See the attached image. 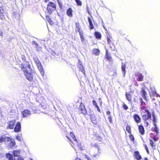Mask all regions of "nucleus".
<instances>
[{
  "label": "nucleus",
  "mask_w": 160,
  "mask_h": 160,
  "mask_svg": "<svg viewBox=\"0 0 160 160\" xmlns=\"http://www.w3.org/2000/svg\"><path fill=\"white\" fill-rule=\"evenodd\" d=\"M56 8V5L55 3L51 2H48L47 7V10L50 14L52 13V11L55 10Z\"/></svg>",
  "instance_id": "1"
},
{
  "label": "nucleus",
  "mask_w": 160,
  "mask_h": 160,
  "mask_svg": "<svg viewBox=\"0 0 160 160\" xmlns=\"http://www.w3.org/2000/svg\"><path fill=\"white\" fill-rule=\"evenodd\" d=\"M24 74L26 78L29 81H32L33 78V73L34 72L31 70L27 71L24 70Z\"/></svg>",
  "instance_id": "2"
},
{
  "label": "nucleus",
  "mask_w": 160,
  "mask_h": 160,
  "mask_svg": "<svg viewBox=\"0 0 160 160\" xmlns=\"http://www.w3.org/2000/svg\"><path fill=\"white\" fill-rule=\"evenodd\" d=\"M20 68L24 72V70L27 71L30 70L31 69V66L29 62H26L25 63H23L21 64L20 66Z\"/></svg>",
  "instance_id": "3"
},
{
  "label": "nucleus",
  "mask_w": 160,
  "mask_h": 160,
  "mask_svg": "<svg viewBox=\"0 0 160 160\" xmlns=\"http://www.w3.org/2000/svg\"><path fill=\"white\" fill-rule=\"evenodd\" d=\"M146 113L144 114L142 116V119L144 121H147L151 118V115L150 112L148 110L145 111Z\"/></svg>",
  "instance_id": "4"
},
{
  "label": "nucleus",
  "mask_w": 160,
  "mask_h": 160,
  "mask_svg": "<svg viewBox=\"0 0 160 160\" xmlns=\"http://www.w3.org/2000/svg\"><path fill=\"white\" fill-rule=\"evenodd\" d=\"M80 108L82 113L84 115H86L87 113V111L83 104L82 103L80 104Z\"/></svg>",
  "instance_id": "5"
},
{
  "label": "nucleus",
  "mask_w": 160,
  "mask_h": 160,
  "mask_svg": "<svg viewBox=\"0 0 160 160\" xmlns=\"http://www.w3.org/2000/svg\"><path fill=\"white\" fill-rule=\"evenodd\" d=\"M22 114L23 117H28L31 115V113L30 111L27 110H25L22 112Z\"/></svg>",
  "instance_id": "6"
},
{
  "label": "nucleus",
  "mask_w": 160,
  "mask_h": 160,
  "mask_svg": "<svg viewBox=\"0 0 160 160\" xmlns=\"http://www.w3.org/2000/svg\"><path fill=\"white\" fill-rule=\"evenodd\" d=\"M133 118L135 121L137 123L140 122L141 118L138 114H135L133 116Z\"/></svg>",
  "instance_id": "7"
},
{
  "label": "nucleus",
  "mask_w": 160,
  "mask_h": 160,
  "mask_svg": "<svg viewBox=\"0 0 160 160\" xmlns=\"http://www.w3.org/2000/svg\"><path fill=\"white\" fill-rule=\"evenodd\" d=\"M15 141L13 139H11L10 141L6 145H7L9 148H12L15 146Z\"/></svg>",
  "instance_id": "8"
},
{
  "label": "nucleus",
  "mask_w": 160,
  "mask_h": 160,
  "mask_svg": "<svg viewBox=\"0 0 160 160\" xmlns=\"http://www.w3.org/2000/svg\"><path fill=\"white\" fill-rule=\"evenodd\" d=\"M15 120L9 122L8 123V127H9L10 129H13L14 127L15 124Z\"/></svg>",
  "instance_id": "9"
},
{
  "label": "nucleus",
  "mask_w": 160,
  "mask_h": 160,
  "mask_svg": "<svg viewBox=\"0 0 160 160\" xmlns=\"http://www.w3.org/2000/svg\"><path fill=\"white\" fill-rule=\"evenodd\" d=\"M132 92H130L129 93H126V96L127 99L129 101H131L132 99Z\"/></svg>",
  "instance_id": "10"
},
{
  "label": "nucleus",
  "mask_w": 160,
  "mask_h": 160,
  "mask_svg": "<svg viewBox=\"0 0 160 160\" xmlns=\"http://www.w3.org/2000/svg\"><path fill=\"white\" fill-rule=\"evenodd\" d=\"M21 124L19 122H18L14 128V130L15 132H19L21 129Z\"/></svg>",
  "instance_id": "11"
},
{
  "label": "nucleus",
  "mask_w": 160,
  "mask_h": 160,
  "mask_svg": "<svg viewBox=\"0 0 160 160\" xmlns=\"http://www.w3.org/2000/svg\"><path fill=\"white\" fill-rule=\"evenodd\" d=\"M12 16L13 18L16 19L17 20H19L20 17L19 14L18 12H14L12 13Z\"/></svg>",
  "instance_id": "12"
},
{
  "label": "nucleus",
  "mask_w": 160,
  "mask_h": 160,
  "mask_svg": "<svg viewBox=\"0 0 160 160\" xmlns=\"http://www.w3.org/2000/svg\"><path fill=\"white\" fill-rule=\"evenodd\" d=\"M134 155L135 158L137 160H140L142 159L141 156L140 155L138 152L135 151L134 152Z\"/></svg>",
  "instance_id": "13"
},
{
  "label": "nucleus",
  "mask_w": 160,
  "mask_h": 160,
  "mask_svg": "<svg viewBox=\"0 0 160 160\" xmlns=\"http://www.w3.org/2000/svg\"><path fill=\"white\" fill-rule=\"evenodd\" d=\"M78 67L79 68L80 70L84 74H85V70L84 69L83 66L82 64L80 62L78 64Z\"/></svg>",
  "instance_id": "14"
},
{
  "label": "nucleus",
  "mask_w": 160,
  "mask_h": 160,
  "mask_svg": "<svg viewBox=\"0 0 160 160\" xmlns=\"http://www.w3.org/2000/svg\"><path fill=\"white\" fill-rule=\"evenodd\" d=\"M72 10L71 8H69L67 10V15L69 17H71L72 16Z\"/></svg>",
  "instance_id": "15"
},
{
  "label": "nucleus",
  "mask_w": 160,
  "mask_h": 160,
  "mask_svg": "<svg viewBox=\"0 0 160 160\" xmlns=\"http://www.w3.org/2000/svg\"><path fill=\"white\" fill-rule=\"evenodd\" d=\"M88 21L89 24L90 28L91 29H93L94 28V26L92 22L91 18L89 17H88Z\"/></svg>",
  "instance_id": "16"
},
{
  "label": "nucleus",
  "mask_w": 160,
  "mask_h": 160,
  "mask_svg": "<svg viewBox=\"0 0 160 160\" xmlns=\"http://www.w3.org/2000/svg\"><path fill=\"white\" fill-rule=\"evenodd\" d=\"M138 128L140 133L142 135L144 134V130L143 126L141 125L139 126Z\"/></svg>",
  "instance_id": "17"
},
{
  "label": "nucleus",
  "mask_w": 160,
  "mask_h": 160,
  "mask_svg": "<svg viewBox=\"0 0 160 160\" xmlns=\"http://www.w3.org/2000/svg\"><path fill=\"white\" fill-rule=\"evenodd\" d=\"M32 44L33 45H35L37 51H39L40 50L41 47L38 46V44L35 41H33L32 42Z\"/></svg>",
  "instance_id": "18"
},
{
  "label": "nucleus",
  "mask_w": 160,
  "mask_h": 160,
  "mask_svg": "<svg viewBox=\"0 0 160 160\" xmlns=\"http://www.w3.org/2000/svg\"><path fill=\"white\" fill-rule=\"evenodd\" d=\"M126 66L125 64L122 63V70L123 76H125L126 73L125 71Z\"/></svg>",
  "instance_id": "19"
},
{
  "label": "nucleus",
  "mask_w": 160,
  "mask_h": 160,
  "mask_svg": "<svg viewBox=\"0 0 160 160\" xmlns=\"http://www.w3.org/2000/svg\"><path fill=\"white\" fill-rule=\"evenodd\" d=\"M3 142H4L7 145V144L12 139L8 137L3 136Z\"/></svg>",
  "instance_id": "20"
},
{
  "label": "nucleus",
  "mask_w": 160,
  "mask_h": 160,
  "mask_svg": "<svg viewBox=\"0 0 160 160\" xmlns=\"http://www.w3.org/2000/svg\"><path fill=\"white\" fill-rule=\"evenodd\" d=\"M90 118L92 122L94 124H96V121L94 116L92 115H90Z\"/></svg>",
  "instance_id": "21"
},
{
  "label": "nucleus",
  "mask_w": 160,
  "mask_h": 160,
  "mask_svg": "<svg viewBox=\"0 0 160 160\" xmlns=\"http://www.w3.org/2000/svg\"><path fill=\"white\" fill-rule=\"evenodd\" d=\"M92 53L95 55H98L100 53L99 50L98 49H94L92 50Z\"/></svg>",
  "instance_id": "22"
},
{
  "label": "nucleus",
  "mask_w": 160,
  "mask_h": 160,
  "mask_svg": "<svg viewBox=\"0 0 160 160\" xmlns=\"http://www.w3.org/2000/svg\"><path fill=\"white\" fill-rule=\"evenodd\" d=\"M6 156L9 160H15V159L13 158L12 156L10 153H8L6 154Z\"/></svg>",
  "instance_id": "23"
},
{
  "label": "nucleus",
  "mask_w": 160,
  "mask_h": 160,
  "mask_svg": "<svg viewBox=\"0 0 160 160\" xmlns=\"http://www.w3.org/2000/svg\"><path fill=\"white\" fill-rule=\"evenodd\" d=\"M92 102L93 104L95 106V107L97 108V110L100 112V110L99 109V107L98 106V105L97 104V102L95 100H93L92 101Z\"/></svg>",
  "instance_id": "24"
},
{
  "label": "nucleus",
  "mask_w": 160,
  "mask_h": 160,
  "mask_svg": "<svg viewBox=\"0 0 160 160\" xmlns=\"http://www.w3.org/2000/svg\"><path fill=\"white\" fill-rule=\"evenodd\" d=\"M12 154L14 157H18L20 155V152L17 150H15L13 152Z\"/></svg>",
  "instance_id": "25"
},
{
  "label": "nucleus",
  "mask_w": 160,
  "mask_h": 160,
  "mask_svg": "<svg viewBox=\"0 0 160 160\" xmlns=\"http://www.w3.org/2000/svg\"><path fill=\"white\" fill-rule=\"evenodd\" d=\"M33 59L34 62L38 66L40 65L41 63L40 62L37 57H34Z\"/></svg>",
  "instance_id": "26"
},
{
  "label": "nucleus",
  "mask_w": 160,
  "mask_h": 160,
  "mask_svg": "<svg viewBox=\"0 0 160 160\" xmlns=\"http://www.w3.org/2000/svg\"><path fill=\"white\" fill-rule=\"evenodd\" d=\"M94 35L97 38H100L101 37V33L98 32H95Z\"/></svg>",
  "instance_id": "27"
},
{
  "label": "nucleus",
  "mask_w": 160,
  "mask_h": 160,
  "mask_svg": "<svg viewBox=\"0 0 160 160\" xmlns=\"http://www.w3.org/2000/svg\"><path fill=\"white\" fill-rule=\"evenodd\" d=\"M141 92L142 93V97L143 98H146V97L147 95V92L145 91L143 88L142 89L141 91Z\"/></svg>",
  "instance_id": "28"
},
{
  "label": "nucleus",
  "mask_w": 160,
  "mask_h": 160,
  "mask_svg": "<svg viewBox=\"0 0 160 160\" xmlns=\"http://www.w3.org/2000/svg\"><path fill=\"white\" fill-rule=\"evenodd\" d=\"M143 76L141 74H139L138 76V80L139 81H141L143 80Z\"/></svg>",
  "instance_id": "29"
},
{
  "label": "nucleus",
  "mask_w": 160,
  "mask_h": 160,
  "mask_svg": "<svg viewBox=\"0 0 160 160\" xmlns=\"http://www.w3.org/2000/svg\"><path fill=\"white\" fill-rule=\"evenodd\" d=\"M70 135L73 140H74L75 141H76V140H77L76 138L74 135V134L73 133L71 132L70 134Z\"/></svg>",
  "instance_id": "30"
},
{
  "label": "nucleus",
  "mask_w": 160,
  "mask_h": 160,
  "mask_svg": "<svg viewBox=\"0 0 160 160\" xmlns=\"http://www.w3.org/2000/svg\"><path fill=\"white\" fill-rule=\"evenodd\" d=\"M126 130L129 133H130L131 132V127L129 126H127L126 127Z\"/></svg>",
  "instance_id": "31"
},
{
  "label": "nucleus",
  "mask_w": 160,
  "mask_h": 160,
  "mask_svg": "<svg viewBox=\"0 0 160 160\" xmlns=\"http://www.w3.org/2000/svg\"><path fill=\"white\" fill-rule=\"evenodd\" d=\"M154 125L155 126L154 130L156 133H158V128L157 127L156 124L155 123H154Z\"/></svg>",
  "instance_id": "32"
},
{
  "label": "nucleus",
  "mask_w": 160,
  "mask_h": 160,
  "mask_svg": "<svg viewBox=\"0 0 160 160\" xmlns=\"http://www.w3.org/2000/svg\"><path fill=\"white\" fill-rule=\"evenodd\" d=\"M75 1L78 5L79 6L82 5V3L80 0H75Z\"/></svg>",
  "instance_id": "33"
},
{
  "label": "nucleus",
  "mask_w": 160,
  "mask_h": 160,
  "mask_svg": "<svg viewBox=\"0 0 160 160\" xmlns=\"http://www.w3.org/2000/svg\"><path fill=\"white\" fill-rule=\"evenodd\" d=\"M152 116L153 117L152 121L153 122L154 124L156 122V119L155 117L154 114H152Z\"/></svg>",
  "instance_id": "34"
},
{
  "label": "nucleus",
  "mask_w": 160,
  "mask_h": 160,
  "mask_svg": "<svg viewBox=\"0 0 160 160\" xmlns=\"http://www.w3.org/2000/svg\"><path fill=\"white\" fill-rule=\"evenodd\" d=\"M46 20L49 22L51 21V19L49 17L48 15L46 16Z\"/></svg>",
  "instance_id": "35"
},
{
  "label": "nucleus",
  "mask_w": 160,
  "mask_h": 160,
  "mask_svg": "<svg viewBox=\"0 0 160 160\" xmlns=\"http://www.w3.org/2000/svg\"><path fill=\"white\" fill-rule=\"evenodd\" d=\"M150 144L152 146V147L153 148L155 147V145L153 144V142L152 140H150Z\"/></svg>",
  "instance_id": "36"
},
{
  "label": "nucleus",
  "mask_w": 160,
  "mask_h": 160,
  "mask_svg": "<svg viewBox=\"0 0 160 160\" xmlns=\"http://www.w3.org/2000/svg\"><path fill=\"white\" fill-rule=\"evenodd\" d=\"M122 107L125 110H127L128 109V107L125 104H124L122 105Z\"/></svg>",
  "instance_id": "37"
},
{
  "label": "nucleus",
  "mask_w": 160,
  "mask_h": 160,
  "mask_svg": "<svg viewBox=\"0 0 160 160\" xmlns=\"http://www.w3.org/2000/svg\"><path fill=\"white\" fill-rule=\"evenodd\" d=\"M81 41L83 42L84 43V42L85 41V39H84V38L83 36H82L80 37Z\"/></svg>",
  "instance_id": "38"
},
{
  "label": "nucleus",
  "mask_w": 160,
  "mask_h": 160,
  "mask_svg": "<svg viewBox=\"0 0 160 160\" xmlns=\"http://www.w3.org/2000/svg\"><path fill=\"white\" fill-rule=\"evenodd\" d=\"M108 118V120H109V122L110 123H112V117H111V115L109 116Z\"/></svg>",
  "instance_id": "39"
},
{
  "label": "nucleus",
  "mask_w": 160,
  "mask_h": 160,
  "mask_svg": "<svg viewBox=\"0 0 160 160\" xmlns=\"http://www.w3.org/2000/svg\"><path fill=\"white\" fill-rule=\"evenodd\" d=\"M144 146L145 147V149L146 150L147 153L148 154H149V150H148V147H147V146L146 145H144Z\"/></svg>",
  "instance_id": "40"
},
{
  "label": "nucleus",
  "mask_w": 160,
  "mask_h": 160,
  "mask_svg": "<svg viewBox=\"0 0 160 160\" xmlns=\"http://www.w3.org/2000/svg\"><path fill=\"white\" fill-rule=\"evenodd\" d=\"M3 142V136L0 137V143Z\"/></svg>",
  "instance_id": "41"
},
{
  "label": "nucleus",
  "mask_w": 160,
  "mask_h": 160,
  "mask_svg": "<svg viewBox=\"0 0 160 160\" xmlns=\"http://www.w3.org/2000/svg\"><path fill=\"white\" fill-rule=\"evenodd\" d=\"M129 138H130V139H131V140L132 141H134V138L133 136L132 135H131L129 136Z\"/></svg>",
  "instance_id": "42"
},
{
  "label": "nucleus",
  "mask_w": 160,
  "mask_h": 160,
  "mask_svg": "<svg viewBox=\"0 0 160 160\" xmlns=\"http://www.w3.org/2000/svg\"><path fill=\"white\" fill-rule=\"evenodd\" d=\"M144 123L145 124H146L147 127L149 125L148 122H147L146 121H144Z\"/></svg>",
  "instance_id": "43"
},
{
  "label": "nucleus",
  "mask_w": 160,
  "mask_h": 160,
  "mask_svg": "<svg viewBox=\"0 0 160 160\" xmlns=\"http://www.w3.org/2000/svg\"><path fill=\"white\" fill-rule=\"evenodd\" d=\"M79 34L80 37L83 36V32H79Z\"/></svg>",
  "instance_id": "44"
},
{
  "label": "nucleus",
  "mask_w": 160,
  "mask_h": 160,
  "mask_svg": "<svg viewBox=\"0 0 160 160\" xmlns=\"http://www.w3.org/2000/svg\"><path fill=\"white\" fill-rule=\"evenodd\" d=\"M85 157L86 158L88 159V160H91L90 158L87 155L85 156Z\"/></svg>",
  "instance_id": "45"
},
{
  "label": "nucleus",
  "mask_w": 160,
  "mask_h": 160,
  "mask_svg": "<svg viewBox=\"0 0 160 160\" xmlns=\"http://www.w3.org/2000/svg\"><path fill=\"white\" fill-rule=\"evenodd\" d=\"M140 100L141 103L142 104H145V102L143 101V100L142 98H140Z\"/></svg>",
  "instance_id": "46"
},
{
  "label": "nucleus",
  "mask_w": 160,
  "mask_h": 160,
  "mask_svg": "<svg viewBox=\"0 0 160 160\" xmlns=\"http://www.w3.org/2000/svg\"><path fill=\"white\" fill-rule=\"evenodd\" d=\"M108 43V44H109L111 42V40L109 38H107Z\"/></svg>",
  "instance_id": "47"
},
{
  "label": "nucleus",
  "mask_w": 160,
  "mask_h": 160,
  "mask_svg": "<svg viewBox=\"0 0 160 160\" xmlns=\"http://www.w3.org/2000/svg\"><path fill=\"white\" fill-rule=\"evenodd\" d=\"M16 138L19 141H20L21 140V138L18 136H17V137H16Z\"/></svg>",
  "instance_id": "48"
},
{
  "label": "nucleus",
  "mask_w": 160,
  "mask_h": 160,
  "mask_svg": "<svg viewBox=\"0 0 160 160\" xmlns=\"http://www.w3.org/2000/svg\"><path fill=\"white\" fill-rule=\"evenodd\" d=\"M18 160H23V159L22 157H20L18 159Z\"/></svg>",
  "instance_id": "49"
},
{
  "label": "nucleus",
  "mask_w": 160,
  "mask_h": 160,
  "mask_svg": "<svg viewBox=\"0 0 160 160\" xmlns=\"http://www.w3.org/2000/svg\"><path fill=\"white\" fill-rule=\"evenodd\" d=\"M66 137H67V138H68V139H69V140L71 142H72V140H71V138H70V137H69L68 136H66Z\"/></svg>",
  "instance_id": "50"
},
{
  "label": "nucleus",
  "mask_w": 160,
  "mask_h": 160,
  "mask_svg": "<svg viewBox=\"0 0 160 160\" xmlns=\"http://www.w3.org/2000/svg\"><path fill=\"white\" fill-rule=\"evenodd\" d=\"M59 7L60 8H62V5L60 2H59Z\"/></svg>",
  "instance_id": "51"
},
{
  "label": "nucleus",
  "mask_w": 160,
  "mask_h": 160,
  "mask_svg": "<svg viewBox=\"0 0 160 160\" xmlns=\"http://www.w3.org/2000/svg\"><path fill=\"white\" fill-rule=\"evenodd\" d=\"M107 115H109V116L110 115V112H109V111H107Z\"/></svg>",
  "instance_id": "52"
},
{
  "label": "nucleus",
  "mask_w": 160,
  "mask_h": 160,
  "mask_svg": "<svg viewBox=\"0 0 160 160\" xmlns=\"http://www.w3.org/2000/svg\"><path fill=\"white\" fill-rule=\"evenodd\" d=\"M75 160H81V159H80V158H75Z\"/></svg>",
  "instance_id": "53"
},
{
  "label": "nucleus",
  "mask_w": 160,
  "mask_h": 160,
  "mask_svg": "<svg viewBox=\"0 0 160 160\" xmlns=\"http://www.w3.org/2000/svg\"><path fill=\"white\" fill-rule=\"evenodd\" d=\"M144 160H148V159L147 158H144Z\"/></svg>",
  "instance_id": "54"
},
{
  "label": "nucleus",
  "mask_w": 160,
  "mask_h": 160,
  "mask_svg": "<svg viewBox=\"0 0 160 160\" xmlns=\"http://www.w3.org/2000/svg\"><path fill=\"white\" fill-rule=\"evenodd\" d=\"M156 96L157 97H158V96H159L160 97V96H159L158 94H156Z\"/></svg>",
  "instance_id": "55"
},
{
  "label": "nucleus",
  "mask_w": 160,
  "mask_h": 160,
  "mask_svg": "<svg viewBox=\"0 0 160 160\" xmlns=\"http://www.w3.org/2000/svg\"><path fill=\"white\" fill-rule=\"evenodd\" d=\"M49 0H45L46 2L48 1Z\"/></svg>",
  "instance_id": "56"
},
{
  "label": "nucleus",
  "mask_w": 160,
  "mask_h": 160,
  "mask_svg": "<svg viewBox=\"0 0 160 160\" xmlns=\"http://www.w3.org/2000/svg\"><path fill=\"white\" fill-rule=\"evenodd\" d=\"M53 52L54 53H55V52L54 51H53V52Z\"/></svg>",
  "instance_id": "57"
},
{
  "label": "nucleus",
  "mask_w": 160,
  "mask_h": 160,
  "mask_svg": "<svg viewBox=\"0 0 160 160\" xmlns=\"http://www.w3.org/2000/svg\"><path fill=\"white\" fill-rule=\"evenodd\" d=\"M153 93H154V94H155V93H156V92H153Z\"/></svg>",
  "instance_id": "58"
},
{
  "label": "nucleus",
  "mask_w": 160,
  "mask_h": 160,
  "mask_svg": "<svg viewBox=\"0 0 160 160\" xmlns=\"http://www.w3.org/2000/svg\"><path fill=\"white\" fill-rule=\"evenodd\" d=\"M30 160H32V159H30Z\"/></svg>",
  "instance_id": "59"
}]
</instances>
